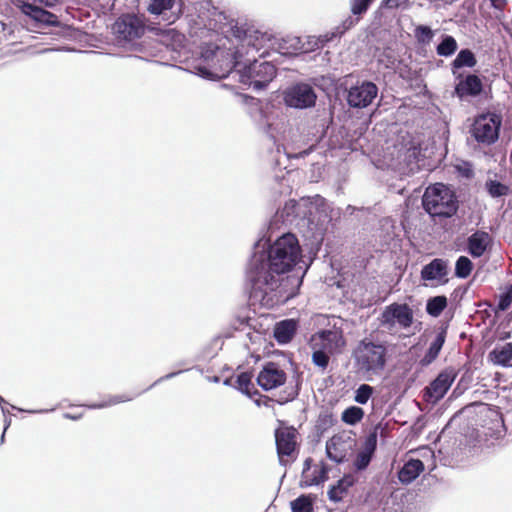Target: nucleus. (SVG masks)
<instances>
[{"instance_id":"60","label":"nucleus","mask_w":512,"mask_h":512,"mask_svg":"<svg viewBox=\"0 0 512 512\" xmlns=\"http://www.w3.org/2000/svg\"><path fill=\"white\" fill-rule=\"evenodd\" d=\"M11 408H12V409H17V410H19V411H23L22 409H19V408H17V407H16V406H14V405H11Z\"/></svg>"},{"instance_id":"37","label":"nucleus","mask_w":512,"mask_h":512,"mask_svg":"<svg viewBox=\"0 0 512 512\" xmlns=\"http://www.w3.org/2000/svg\"><path fill=\"white\" fill-rule=\"evenodd\" d=\"M217 48H219V47L216 46L215 49H213V52H215ZM211 52H212V50H206L203 53V57L206 60H211V61L216 60L219 63V65H220L222 63V58L220 57L219 61H218V59ZM195 69L197 70L196 74L198 76L204 78V79H214V78H219V77H223L224 76L222 74L215 73V72H213V71H211L208 68L203 67V66H197V67H195ZM219 70H221V69L219 68ZM220 73H222V71H220Z\"/></svg>"},{"instance_id":"44","label":"nucleus","mask_w":512,"mask_h":512,"mask_svg":"<svg viewBox=\"0 0 512 512\" xmlns=\"http://www.w3.org/2000/svg\"><path fill=\"white\" fill-rule=\"evenodd\" d=\"M415 38L419 44L426 45L433 39L434 32L427 25H419L414 30Z\"/></svg>"},{"instance_id":"52","label":"nucleus","mask_w":512,"mask_h":512,"mask_svg":"<svg viewBox=\"0 0 512 512\" xmlns=\"http://www.w3.org/2000/svg\"><path fill=\"white\" fill-rule=\"evenodd\" d=\"M64 417L66 419L78 420V419H80L81 415H73V414H70V413H65Z\"/></svg>"},{"instance_id":"20","label":"nucleus","mask_w":512,"mask_h":512,"mask_svg":"<svg viewBox=\"0 0 512 512\" xmlns=\"http://www.w3.org/2000/svg\"><path fill=\"white\" fill-rule=\"evenodd\" d=\"M358 23L357 18H353L352 16H347L339 25L335 26L331 31L316 36L315 41L320 43V46L323 48L329 42L340 39L348 30L353 28Z\"/></svg>"},{"instance_id":"58","label":"nucleus","mask_w":512,"mask_h":512,"mask_svg":"<svg viewBox=\"0 0 512 512\" xmlns=\"http://www.w3.org/2000/svg\"><path fill=\"white\" fill-rule=\"evenodd\" d=\"M318 472L319 470L315 469L311 477H318Z\"/></svg>"},{"instance_id":"46","label":"nucleus","mask_w":512,"mask_h":512,"mask_svg":"<svg viewBox=\"0 0 512 512\" xmlns=\"http://www.w3.org/2000/svg\"><path fill=\"white\" fill-rule=\"evenodd\" d=\"M315 39H316V36H309L307 38L306 44L303 43V49H302L303 53L315 51L317 49H321L322 48L320 46V43L316 42Z\"/></svg>"},{"instance_id":"10","label":"nucleus","mask_w":512,"mask_h":512,"mask_svg":"<svg viewBox=\"0 0 512 512\" xmlns=\"http://www.w3.org/2000/svg\"><path fill=\"white\" fill-rule=\"evenodd\" d=\"M113 31L119 39L132 42L144 35L146 25L143 19L135 14H123L114 23Z\"/></svg>"},{"instance_id":"14","label":"nucleus","mask_w":512,"mask_h":512,"mask_svg":"<svg viewBox=\"0 0 512 512\" xmlns=\"http://www.w3.org/2000/svg\"><path fill=\"white\" fill-rule=\"evenodd\" d=\"M256 382L264 391H270L285 385L287 374L278 363L269 361L262 366Z\"/></svg>"},{"instance_id":"42","label":"nucleus","mask_w":512,"mask_h":512,"mask_svg":"<svg viewBox=\"0 0 512 512\" xmlns=\"http://www.w3.org/2000/svg\"><path fill=\"white\" fill-rule=\"evenodd\" d=\"M473 263L467 256H460L455 263V276L466 279L472 272Z\"/></svg>"},{"instance_id":"54","label":"nucleus","mask_w":512,"mask_h":512,"mask_svg":"<svg viewBox=\"0 0 512 512\" xmlns=\"http://www.w3.org/2000/svg\"><path fill=\"white\" fill-rule=\"evenodd\" d=\"M210 381H212L214 383H218L220 381V377L219 376H213L212 378H210Z\"/></svg>"},{"instance_id":"22","label":"nucleus","mask_w":512,"mask_h":512,"mask_svg":"<svg viewBox=\"0 0 512 512\" xmlns=\"http://www.w3.org/2000/svg\"><path fill=\"white\" fill-rule=\"evenodd\" d=\"M312 462L313 460L310 457L306 458L304 461L301 480L299 483V486L301 488L316 486L319 485L320 483L325 482L328 479V473L330 469L324 462H321V468L319 469L318 477L309 476V471L311 469Z\"/></svg>"},{"instance_id":"26","label":"nucleus","mask_w":512,"mask_h":512,"mask_svg":"<svg viewBox=\"0 0 512 512\" xmlns=\"http://www.w3.org/2000/svg\"><path fill=\"white\" fill-rule=\"evenodd\" d=\"M424 468V463L420 459L410 458L398 471V479L402 484H410L424 471Z\"/></svg>"},{"instance_id":"48","label":"nucleus","mask_w":512,"mask_h":512,"mask_svg":"<svg viewBox=\"0 0 512 512\" xmlns=\"http://www.w3.org/2000/svg\"><path fill=\"white\" fill-rule=\"evenodd\" d=\"M187 370H188V369H186V370H179V371H175V372L168 373V374H166V375H164V376H162V377L158 378V379H157V380H156V381H155V382H154L150 387H154V386H156L157 384H159V383H161V382H163V381H165V380H170V379H172V378L176 377L177 375H179V374H181L182 372L187 371Z\"/></svg>"},{"instance_id":"24","label":"nucleus","mask_w":512,"mask_h":512,"mask_svg":"<svg viewBox=\"0 0 512 512\" xmlns=\"http://www.w3.org/2000/svg\"><path fill=\"white\" fill-rule=\"evenodd\" d=\"M321 139L322 133L318 134V132H308L303 136L302 145H299L297 148H295V151L293 152H286V155L288 158H305L314 151Z\"/></svg>"},{"instance_id":"59","label":"nucleus","mask_w":512,"mask_h":512,"mask_svg":"<svg viewBox=\"0 0 512 512\" xmlns=\"http://www.w3.org/2000/svg\"><path fill=\"white\" fill-rule=\"evenodd\" d=\"M5 439V433L3 432L0 438V442L3 443Z\"/></svg>"},{"instance_id":"55","label":"nucleus","mask_w":512,"mask_h":512,"mask_svg":"<svg viewBox=\"0 0 512 512\" xmlns=\"http://www.w3.org/2000/svg\"><path fill=\"white\" fill-rule=\"evenodd\" d=\"M223 384H224L225 386H230V385H231V378H226V379L224 380Z\"/></svg>"},{"instance_id":"27","label":"nucleus","mask_w":512,"mask_h":512,"mask_svg":"<svg viewBox=\"0 0 512 512\" xmlns=\"http://www.w3.org/2000/svg\"><path fill=\"white\" fill-rule=\"evenodd\" d=\"M446 335H447L446 328H441L438 331L435 339L430 344L425 355L419 361V363L422 367H426V366L430 365L437 359V357L445 343Z\"/></svg>"},{"instance_id":"3","label":"nucleus","mask_w":512,"mask_h":512,"mask_svg":"<svg viewBox=\"0 0 512 512\" xmlns=\"http://www.w3.org/2000/svg\"><path fill=\"white\" fill-rule=\"evenodd\" d=\"M422 206L431 218L447 219L456 215L459 201L456 193L447 185L435 183L426 188Z\"/></svg>"},{"instance_id":"40","label":"nucleus","mask_w":512,"mask_h":512,"mask_svg":"<svg viewBox=\"0 0 512 512\" xmlns=\"http://www.w3.org/2000/svg\"><path fill=\"white\" fill-rule=\"evenodd\" d=\"M364 417V410L358 406H350L342 412L341 420L348 425H356Z\"/></svg>"},{"instance_id":"63","label":"nucleus","mask_w":512,"mask_h":512,"mask_svg":"<svg viewBox=\"0 0 512 512\" xmlns=\"http://www.w3.org/2000/svg\"><path fill=\"white\" fill-rule=\"evenodd\" d=\"M386 1H387V3H390V2H392V0H386Z\"/></svg>"},{"instance_id":"19","label":"nucleus","mask_w":512,"mask_h":512,"mask_svg":"<svg viewBox=\"0 0 512 512\" xmlns=\"http://www.w3.org/2000/svg\"><path fill=\"white\" fill-rule=\"evenodd\" d=\"M491 242V236L488 232L477 230L467 238L468 253L474 257H481Z\"/></svg>"},{"instance_id":"7","label":"nucleus","mask_w":512,"mask_h":512,"mask_svg":"<svg viewBox=\"0 0 512 512\" xmlns=\"http://www.w3.org/2000/svg\"><path fill=\"white\" fill-rule=\"evenodd\" d=\"M501 126V114L486 112L475 118L471 133L478 143L492 145L499 139Z\"/></svg>"},{"instance_id":"31","label":"nucleus","mask_w":512,"mask_h":512,"mask_svg":"<svg viewBox=\"0 0 512 512\" xmlns=\"http://www.w3.org/2000/svg\"><path fill=\"white\" fill-rule=\"evenodd\" d=\"M252 378L253 375L251 372H241L236 376L235 388L249 398H253L255 395H260L259 391L252 383Z\"/></svg>"},{"instance_id":"53","label":"nucleus","mask_w":512,"mask_h":512,"mask_svg":"<svg viewBox=\"0 0 512 512\" xmlns=\"http://www.w3.org/2000/svg\"><path fill=\"white\" fill-rule=\"evenodd\" d=\"M6 405L7 404L0 405L1 406V411H2L4 416H6L9 413L8 409L6 408Z\"/></svg>"},{"instance_id":"39","label":"nucleus","mask_w":512,"mask_h":512,"mask_svg":"<svg viewBox=\"0 0 512 512\" xmlns=\"http://www.w3.org/2000/svg\"><path fill=\"white\" fill-rule=\"evenodd\" d=\"M138 395H140V393L133 394V395H128V394L113 395V396H109L106 400H104L101 403L91 404L88 407L90 409H102V408L110 407V406H113V405H116L119 403L131 401Z\"/></svg>"},{"instance_id":"33","label":"nucleus","mask_w":512,"mask_h":512,"mask_svg":"<svg viewBox=\"0 0 512 512\" xmlns=\"http://www.w3.org/2000/svg\"><path fill=\"white\" fill-rule=\"evenodd\" d=\"M477 60L474 53L470 49H461L457 54L456 58L452 61V72L456 74V69L463 67L472 68L476 65Z\"/></svg>"},{"instance_id":"28","label":"nucleus","mask_w":512,"mask_h":512,"mask_svg":"<svg viewBox=\"0 0 512 512\" xmlns=\"http://www.w3.org/2000/svg\"><path fill=\"white\" fill-rule=\"evenodd\" d=\"M356 482V479L351 474L344 475L337 481L336 484L332 485L327 492L328 499L334 503L342 501L343 495L346 494Z\"/></svg>"},{"instance_id":"38","label":"nucleus","mask_w":512,"mask_h":512,"mask_svg":"<svg viewBox=\"0 0 512 512\" xmlns=\"http://www.w3.org/2000/svg\"><path fill=\"white\" fill-rule=\"evenodd\" d=\"M457 48L458 45L455 38L451 35L444 34L436 47V52L439 56L449 57L456 52Z\"/></svg>"},{"instance_id":"17","label":"nucleus","mask_w":512,"mask_h":512,"mask_svg":"<svg viewBox=\"0 0 512 512\" xmlns=\"http://www.w3.org/2000/svg\"><path fill=\"white\" fill-rule=\"evenodd\" d=\"M270 43L271 48L282 56H293L302 52L303 42L300 37L297 36H286L282 38H276L271 34V40L267 41Z\"/></svg>"},{"instance_id":"1","label":"nucleus","mask_w":512,"mask_h":512,"mask_svg":"<svg viewBox=\"0 0 512 512\" xmlns=\"http://www.w3.org/2000/svg\"><path fill=\"white\" fill-rule=\"evenodd\" d=\"M301 259V247L292 233H283L273 243L260 239L254 243L252 256L246 271L249 298L262 305L274 303L273 295L278 293L285 301L295 297L303 282L301 276H280L291 272Z\"/></svg>"},{"instance_id":"61","label":"nucleus","mask_w":512,"mask_h":512,"mask_svg":"<svg viewBox=\"0 0 512 512\" xmlns=\"http://www.w3.org/2000/svg\"><path fill=\"white\" fill-rule=\"evenodd\" d=\"M168 33H175V31L173 29H169Z\"/></svg>"},{"instance_id":"43","label":"nucleus","mask_w":512,"mask_h":512,"mask_svg":"<svg viewBox=\"0 0 512 512\" xmlns=\"http://www.w3.org/2000/svg\"><path fill=\"white\" fill-rule=\"evenodd\" d=\"M375 0H349L350 12L353 18H359L366 14Z\"/></svg>"},{"instance_id":"35","label":"nucleus","mask_w":512,"mask_h":512,"mask_svg":"<svg viewBox=\"0 0 512 512\" xmlns=\"http://www.w3.org/2000/svg\"><path fill=\"white\" fill-rule=\"evenodd\" d=\"M340 445L339 437H332L326 442V456L337 464L344 463L346 460V454L339 448Z\"/></svg>"},{"instance_id":"5","label":"nucleus","mask_w":512,"mask_h":512,"mask_svg":"<svg viewBox=\"0 0 512 512\" xmlns=\"http://www.w3.org/2000/svg\"><path fill=\"white\" fill-rule=\"evenodd\" d=\"M314 209L315 206L308 199L289 200L281 209L277 210L270 225H277L281 222L286 225H294L299 230L308 228L313 231L317 227L313 218Z\"/></svg>"},{"instance_id":"16","label":"nucleus","mask_w":512,"mask_h":512,"mask_svg":"<svg viewBox=\"0 0 512 512\" xmlns=\"http://www.w3.org/2000/svg\"><path fill=\"white\" fill-rule=\"evenodd\" d=\"M296 430L293 427L279 428L275 431V442L279 463L286 465L287 461L283 460V456H290L296 446Z\"/></svg>"},{"instance_id":"51","label":"nucleus","mask_w":512,"mask_h":512,"mask_svg":"<svg viewBox=\"0 0 512 512\" xmlns=\"http://www.w3.org/2000/svg\"><path fill=\"white\" fill-rule=\"evenodd\" d=\"M11 425V419L6 415L4 416V433H6L7 429Z\"/></svg>"},{"instance_id":"12","label":"nucleus","mask_w":512,"mask_h":512,"mask_svg":"<svg viewBox=\"0 0 512 512\" xmlns=\"http://www.w3.org/2000/svg\"><path fill=\"white\" fill-rule=\"evenodd\" d=\"M377 94V85L371 81L365 80L349 88L346 100L350 107L361 109L372 104Z\"/></svg>"},{"instance_id":"23","label":"nucleus","mask_w":512,"mask_h":512,"mask_svg":"<svg viewBox=\"0 0 512 512\" xmlns=\"http://www.w3.org/2000/svg\"><path fill=\"white\" fill-rule=\"evenodd\" d=\"M488 360L497 366L512 367V343L497 344L489 352Z\"/></svg>"},{"instance_id":"13","label":"nucleus","mask_w":512,"mask_h":512,"mask_svg":"<svg viewBox=\"0 0 512 512\" xmlns=\"http://www.w3.org/2000/svg\"><path fill=\"white\" fill-rule=\"evenodd\" d=\"M456 376L457 371L452 367L442 370L424 389L426 400L434 403L441 400L451 387Z\"/></svg>"},{"instance_id":"36","label":"nucleus","mask_w":512,"mask_h":512,"mask_svg":"<svg viewBox=\"0 0 512 512\" xmlns=\"http://www.w3.org/2000/svg\"><path fill=\"white\" fill-rule=\"evenodd\" d=\"M448 305L447 297L444 295L434 296L427 300L426 312L432 317H438Z\"/></svg>"},{"instance_id":"62","label":"nucleus","mask_w":512,"mask_h":512,"mask_svg":"<svg viewBox=\"0 0 512 512\" xmlns=\"http://www.w3.org/2000/svg\"><path fill=\"white\" fill-rule=\"evenodd\" d=\"M447 282H448V279H444V280L442 281V283H443V284H445V283H447Z\"/></svg>"},{"instance_id":"32","label":"nucleus","mask_w":512,"mask_h":512,"mask_svg":"<svg viewBox=\"0 0 512 512\" xmlns=\"http://www.w3.org/2000/svg\"><path fill=\"white\" fill-rule=\"evenodd\" d=\"M315 494H301L290 502L291 512H314Z\"/></svg>"},{"instance_id":"34","label":"nucleus","mask_w":512,"mask_h":512,"mask_svg":"<svg viewBox=\"0 0 512 512\" xmlns=\"http://www.w3.org/2000/svg\"><path fill=\"white\" fill-rule=\"evenodd\" d=\"M299 378H295L287 383L285 388L279 392L278 398L275 400L279 405H284L293 401L299 395L300 390Z\"/></svg>"},{"instance_id":"50","label":"nucleus","mask_w":512,"mask_h":512,"mask_svg":"<svg viewBox=\"0 0 512 512\" xmlns=\"http://www.w3.org/2000/svg\"><path fill=\"white\" fill-rule=\"evenodd\" d=\"M270 401H271V398H269L267 396H261L260 398L255 399L254 403L257 406H261L262 404L265 405V406H268V402H270Z\"/></svg>"},{"instance_id":"57","label":"nucleus","mask_w":512,"mask_h":512,"mask_svg":"<svg viewBox=\"0 0 512 512\" xmlns=\"http://www.w3.org/2000/svg\"><path fill=\"white\" fill-rule=\"evenodd\" d=\"M2 404H8L6 400L0 395V405Z\"/></svg>"},{"instance_id":"41","label":"nucleus","mask_w":512,"mask_h":512,"mask_svg":"<svg viewBox=\"0 0 512 512\" xmlns=\"http://www.w3.org/2000/svg\"><path fill=\"white\" fill-rule=\"evenodd\" d=\"M485 188L488 194L493 198H499L502 196H506L510 192L509 186L501 183L498 180H488L485 183Z\"/></svg>"},{"instance_id":"2","label":"nucleus","mask_w":512,"mask_h":512,"mask_svg":"<svg viewBox=\"0 0 512 512\" xmlns=\"http://www.w3.org/2000/svg\"><path fill=\"white\" fill-rule=\"evenodd\" d=\"M230 31L237 40V45L229 49L217 48L215 52H211L218 60L222 58V75L236 71L239 81L253 91L266 89L277 74L275 65L265 60L270 52H260L266 42L271 40V33L263 32L243 19L232 20Z\"/></svg>"},{"instance_id":"45","label":"nucleus","mask_w":512,"mask_h":512,"mask_svg":"<svg viewBox=\"0 0 512 512\" xmlns=\"http://www.w3.org/2000/svg\"><path fill=\"white\" fill-rule=\"evenodd\" d=\"M373 387L368 384H361L355 391L354 401L365 405L373 394Z\"/></svg>"},{"instance_id":"6","label":"nucleus","mask_w":512,"mask_h":512,"mask_svg":"<svg viewBox=\"0 0 512 512\" xmlns=\"http://www.w3.org/2000/svg\"><path fill=\"white\" fill-rule=\"evenodd\" d=\"M57 2L58 0H12L13 5L28 16L39 29L60 26L61 23L55 14L39 6L53 7Z\"/></svg>"},{"instance_id":"15","label":"nucleus","mask_w":512,"mask_h":512,"mask_svg":"<svg viewBox=\"0 0 512 512\" xmlns=\"http://www.w3.org/2000/svg\"><path fill=\"white\" fill-rule=\"evenodd\" d=\"M457 83L454 87V94L459 99L466 97H477L483 92V83L480 77L476 74L469 73L467 75H455Z\"/></svg>"},{"instance_id":"9","label":"nucleus","mask_w":512,"mask_h":512,"mask_svg":"<svg viewBox=\"0 0 512 512\" xmlns=\"http://www.w3.org/2000/svg\"><path fill=\"white\" fill-rule=\"evenodd\" d=\"M283 100L287 107L307 109L315 106L317 95L312 85L305 82H298L284 90Z\"/></svg>"},{"instance_id":"49","label":"nucleus","mask_w":512,"mask_h":512,"mask_svg":"<svg viewBox=\"0 0 512 512\" xmlns=\"http://www.w3.org/2000/svg\"><path fill=\"white\" fill-rule=\"evenodd\" d=\"M491 6L499 11H503L504 8L507 6V0H490Z\"/></svg>"},{"instance_id":"56","label":"nucleus","mask_w":512,"mask_h":512,"mask_svg":"<svg viewBox=\"0 0 512 512\" xmlns=\"http://www.w3.org/2000/svg\"><path fill=\"white\" fill-rule=\"evenodd\" d=\"M47 410H39V411H36V410H29L28 412L29 413H42V412H46Z\"/></svg>"},{"instance_id":"8","label":"nucleus","mask_w":512,"mask_h":512,"mask_svg":"<svg viewBox=\"0 0 512 512\" xmlns=\"http://www.w3.org/2000/svg\"><path fill=\"white\" fill-rule=\"evenodd\" d=\"M344 344L343 338L337 332L322 330L319 332V343H314L312 362L315 366L326 369L329 365L330 354L338 347L339 343Z\"/></svg>"},{"instance_id":"47","label":"nucleus","mask_w":512,"mask_h":512,"mask_svg":"<svg viewBox=\"0 0 512 512\" xmlns=\"http://www.w3.org/2000/svg\"><path fill=\"white\" fill-rule=\"evenodd\" d=\"M511 302H512V295H510L508 293L502 294L499 298L497 307L500 311H505L506 309H508Z\"/></svg>"},{"instance_id":"11","label":"nucleus","mask_w":512,"mask_h":512,"mask_svg":"<svg viewBox=\"0 0 512 512\" xmlns=\"http://www.w3.org/2000/svg\"><path fill=\"white\" fill-rule=\"evenodd\" d=\"M413 310L406 304L392 303L384 308L380 316L382 326L391 328L396 323L403 329L413 324Z\"/></svg>"},{"instance_id":"29","label":"nucleus","mask_w":512,"mask_h":512,"mask_svg":"<svg viewBox=\"0 0 512 512\" xmlns=\"http://www.w3.org/2000/svg\"><path fill=\"white\" fill-rule=\"evenodd\" d=\"M296 333V322L293 319L282 320L276 324L274 338L280 344H286L292 340Z\"/></svg>"},{"instance_id":"21","label":"nucleus","mask_w":512,"mask_h":512,"mask_svg":"<svg viewBox=\"0 0 512 512\" xmlns=\"http://www.w3.org/2000/svg\"><path fill=\"white\" fill-rule=\"evenodd\" d=\"M448 274L447 261L442 258H435L421 269L420 276L424 281L442 280Z\"/></svg>"},{"instance_id":"30","label":"nucleus","mask_w":512,"mask_h":512,"mask_svg":"<svg viewBox=\"0 0 512 512\" xmlns=\"http://www.w3.org/2000/svg\"><path fill=\"white\" fill-rule=\"evenodd\" d=\"M182 0H150L147 10L153 15H161L177 6L176 16L182 12Z\"/></svg>"},{"instance_id":"18","label":"nucleus","mask_w":512,"mask_h":512,"mask_svg":"<svg viewBox=\"0 0 512 512\" xmlns=\"http://www.w3.org/2000/svg\"><path fill=\"white\" fill-rule=\"evenodd\" d=\"M377 449V432L370 433L363 443L362 449L358 452L353 466L356 471H364L370 465Z\"/></svg>"},{"instance_id":"4","label":"nucleus","mask_w":512,"mask_h":512,"mask_svg":"<svg viewBox=\"0 0 512 512\" xmlns=\"http://www.w3.org/2000/svg\"><path fill=\"white\" fill-rule=\"evenodd\" d=\"M352 356L359 372L378 376L386 367L388 346L386 343L365 338L358 343Z\"/></svg>"},{"instance_id":"25","label":"nucleus","mask_w":512,"mask_h":512,"mask_svg":"<svg viewBox=\"0 0 512 512\" xmlns=\"http://www.w3.org/2000/svg\"><path fill=\"white\" fill-rule=\"evenodd\" d=\"M321 139L322 133L318 134V132H308L303 136L302 145H299L297 148H295V151L293 152H286V155L288 158H305L314 151Z\"/></svg>"}]
</instances>
